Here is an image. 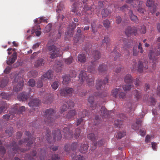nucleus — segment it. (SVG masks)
Here are the masks:
<instances>
[{"instance_id": "1", "label": "nucleus", "mask_w": 160, "mask_h": 160, "mask_svg": "<svg viewBox=\"0 0 160 160\" xmlns=\"http://www.w3.org/2000/svg\"><path fill=\"white\" fill-rule=\"evenodd\" d=\"M44 121L46 124L52 125L56 117H54V114L56 112L53 109L50 108L46 110L44 112Z\"/></svg>"}, {"instance_id": "2", "label": "nucleus", "mask_w": 160, "mask_h": 160, "mask_svg": "<svg viewBox=\"0 0 160 160\" xmlns=\"http://www.w3.org/2000/svg\"><path fill=\"white\" fill-rule=\"evenodd\" d=\"M50 132V131L48 130L47 131V134L46 138L48 142L50 143H53L55 142L56 139L57 140H60L61 139L62 136L60 130L57 129L53 131V138L51 137Z\"/></svg>"}, {"instance_id": "3", "label": "nucleus", "mask_w": 160, "mask_h": 160, "mask_svg": "<svg viewBox=\"0 0 160 160\" xmlns=\"http://www.w3.org/2000/svg\"><path fill=\"white\" fill-rule=\"evenodd\" d=\"M79 81L81 84L83 82L86 81L87 82L88 86H92L94 85L93 78H91V76H87L86 72L84 70L81 71L79 75Z\"/></svg>"}, {"instance_id": "4", "label": "nucleus", "mask_w": 160, "mask_h": 160, "mask_svg": "<svg viewBox=\"0 0 160 160\" xmlns=\"http://www.w3.org/2000/svg\"><path fill=\"white\" fill-rule=\"evenodd\" d=\"M160 54V45L156 49L155 51L153 52L150 50L149 53V57L150 60V62L153 63L152 64V68L155 69L156 66V63L158 62L157 58L155 56H158Z\"/></svg>"}, {"instance_id": "5", "label": "nucleus", "mask_w": 160, "mask_h": 160, "mask_svg": "<svg viewBox=\"0 0 160 160\" xmlns=\"http://www.w3.org/2000/svg\"><path fill=\"white\" fill-rule=\"evenodd\" d=\"M92 56L95 60L91 62L92 66H90L88 68V71L90 72L94 73L96 70L94 62L95 60L100 58V54L99 51L95 50L92 52Z\"/></svg>"}, {"instance_id": "6", "label": "nucleus", "mask_w": 160, "mask_h": 160, "mask_svg": "<svg viewBox=\"0 0 160 160\" xmlns=\"http://www.w3.org/2000/svg\"><path fill=\"white\" fill-rule=\"evenodd\" d=\"M15 83L17 84L14 85L13 90L15 92H18L22 90L24 84V82L22 77H19L17 76L14 78L13 81Z\"/></svg>"}, {"instance_id": "7", "label": "nucleus", "mask_w": 160, "mask_h": 160, "mask_svg": "<svg viewBox=\"0 0 160 160\" xmlns=\"http://www.w3.org/2000/svg\"><path fill=\"white\" fill-rule=\"evenodd\" d=\"M50 58L52 59L57 57L60 56L62 54L60 51V49L54 45L50 46L48 48Z\"/></svg>"}, {"instance_id": "8", "label": "nucleus", "mask_w": 160, "mask_h": 160, "mask_svg": "<svg viewBox=\"0 0 160 160\" xmlns=\"http://www.w3.org/2000/svg\"><path fill=\"white\" fill-rule=\"evenodd\" d=\"M108 83V79L107 77L105 78L102 82L98 79L96 82L95 86L96 89L98 90H103L106 88Z\"/></svg>"}, {"instance_id": "9", "label": "nucleus", "mask_w": 160, "mask_h": 160, "mask_svg": "<svg viewBox=\"0 0 160 160\" xmlns=\"http://www.w3.org/2000/svg\"><path fill=\"white\" fill-rule=\"evenodd\" d=\"M26 135L28 137V139L24 138V142L21 140H20L18 142V144L20 145L22 144V143L24 142H27V145L30 146L32 144L35 140V138H34L33 136H32L31 133L29 132L26 131Z\"/></svg>"}, {"instance_id": "10", "label": "nucleus", "mask_w": 160, "mask_h": 160, "mask_svg": "<svg viewBox=\"0 0 160 160\" xmlns=\"http://www.w3.org/2000/svg\"><path fill=\"white\" fill-rule=\"evenodd\" d=\"M81 32V31L80 28H78L77 33L78 34H76L74 38V43L75 45L82 43L84 40V36L80 34Z\"/></svg>"}, {"instance_id": "11", "label": "nucleus", "mask_w": 160, "mask_h": 160, "mask_svg": "<svg viewBox=\"0 0 160 160\" xmlns=\"http://www.w3.org/2000/svg\"><path fill=\"white\" fill-rule=\"evenodd\" d=\"M73 88L69 87H65L64 88L61 89L59 90L60 95L62 96L65 97H70L74 92Z\"/></svg>"}, {"instance_id": "12", "label": "nucleus", "mask_w": 160, "mask_h": 160, "mask_svg": "<svg viewBox=\"0 0 160 160\" xmlns=\"http://www.w3.org/2000/svg\"><path fill=\"white\" fill-rule=\"evenodd\" d=\"M79 146L78 142H72L71 145L66 144L64 146V149L66 152L69 153L71 150L74 151L77 149Z\"/></svg>"}, {"instance_id": "13", "label": "nucleus", "mask_w": 160, "mask_h": 160, "mask_svg": "<svg viewBox=\"0 0 160 160\" xmlns=\"http://www.w3.org/2000/svg\"><path fill=\"white\" fill-rule=\"evenodd\" d=\"M148 62L147 61H142L139 60L138 62L137 65V70L140 72H142L144 70L148 69Z\"/></svg>"}, {"instance_id": "14", "label": "nucleus", "mask_w": 160, "mask_h": 160, "mask_svg": "<svg viewBox=\"0 0 160 160\" xmlns=\"http://www.w3.org/2000/svg\"><path fill=\"white\" fill-rule=\"evenodd\" d=\"M146 5L149 7L150 12L152 14H154L156 11V6L154 4V2L152 0H148L147 1Z\"/></svg>"}, {"instance_id": "15", "label": "nucleus", "mask_w": 160, "mask_h": 160, "mask_svg": "<svg viewBox=\"0 0 160 160\" xmlns=\"http://www.w3.org/2000/svg\"><path fill=\"white\" fill-rule=\"evenodd\" d=\"M87 138L92 142V146L91 148V151L95 150L96 148L97 143H95V141L97 139V135L96 136L94 133H92L88 135Z\"/></svg>"}, {"instance_id": "16", "label": "nucleus", "mask_w": 160, "mask_h": 160, "mask_svg": "<svg viewBox=\"0 0 160 160\" xmlns=\"http://www.w3.org/2000/svg\"><path fill=\"white\" fill-rule=\"evenodd\" d=\"M137 32V28L135 27H128L125 31V33L128 37L133 34L135 36Z\"/></svg>"}, {"instance_id": "17", "label": "nucleus", "mask_w": 160, "mask_h": 160, "mask_svg": "<svg viewBox=\"0 0 160 160\" xmlns=\"http://www.w3.org/2000/svg\"><path fill=\"white\" fill-rule=\"evenodd\" d=\"M123 41L124 44L123 48L124 49L126 50L125 52L127 55L129 56L130 55V53L129 51L127 50V49L131 47L132 45V43L129 42L128 40L125 38L123 39Z\"/></svg>"}, {"instance_id": "18", "label": "nucleus", "mask_w": 160, "mask_h": 160, "mask_svg": "<svg viewBox=\"0 0 160 160\" xmlns=\"http://www.w3.org/2000/svg\"><path fill=\"white\" fill-rule=\"evenodd\" d=\"M40 101L37 99L32 100L28 103V105L32 108L33 110H34L36 107L38 106L40 103Z\"/></svg>"}, {"instance_id": "19", "label": "nucleus", "mask_w": 160, "mask_h": 160, "mask_svg": "<svg viewBox=\"0 0 160 160\" xmlns=\"http://www.w3.org/2000/svg\"><path fill=\"white\" fill-rule=\"evenodd\" d=\"M63 132L65 138L69 139L72 137V132L68 128H64L63 130Z\"/></svg>"}, {"instance_id": "20", "label": "nucleus", "mask_w": 160, "mask_h": 160, "mask_svg": "<svg viewBox=\"0 0 160 160\" xmlns=\"http://www.w3.org/2000/svg\"><path fill=\"white\" fill-rule=\"evenodd\" d=\"M101 115L103 118H108L109 117L110 113H111L112 111L109 112L107 111V110L104 106H102L101 109Z\"/></svg>"}, {"instance_id": "21", "label": "nucleus", "mask_w": 160, "mask_h": 160, "mask_svg": "<svg viewBox=\"0 0 160 160\" xmlns=\"http://www.w3.org/2000/svg\"><path fill=\"white\" fill-rule=\"evenodd\" d=\"M12 149L13 151L15 152V153L17 152L19 153V151L21 152H23L25 151V150L24 149L19 148L16 143L14 141L12 142Z\"/></svg>"}, {"instance_id": "22", "label": "nucleus", "mask_w": 160, "mask_h": 160, "mask_svg": "<svg viewBox=\"0 0 160 160\" xmlns=\"http://www.w3.org/2000/svg\"><path fill=\"white\" fill-rule=\"evenodd\" d=\"M52 77V72L51 71L48 70L42 76L41 79L44 81L51 79Z\"/></svg>"}, {"instance_id": "23", "label": "nucleus", "mask_w": 160, "mask_h": 160, "mask_svg": "<svg viewBox=\"0 0 160 160\" xmlns=\"http://www.w3.org/2000/svg\"><path fill=\"white\" fill-rule=\"evenodd\" d=\"M110 40L108 36H106L103 39L102 41V45H104L105 44L106 46L107 47V49L109 51V48H110Z\"/></svg>"}, {"instance_id": "24", "label": "nucleus", "mask_w": 160, "mask_h": 160, "mask_svg": "<svg viewBox=\"0 0 160 160\" xmlns=\"http://www.w3.org/2000/svg\"><path fill=\"white\" fill-rule=\"evenodd\" d=\"M91 7L88 5H85L83 8V12L82 14L84 15H86L87 14H91L92 13L91 11Z\"/></svg>"}, {"instance_id": "25", "label": "nucleus", "mask_w": 160, "mask_h": 160, "mask_svg": "<svg viewBox=\"0 0 160 160\" xmlns=\"http://www.w3.org/2000/svg\"><path fill=\"white\" fill-rule=\"evenodd\" d=\"M29 96V94L25 92H22L21 94L18 95V98L19 101H23L26 100Z\"/></svg>"}, {"instance_id": "26", "label": "nucleus", "mask_w": 160, "mask_h": 160, "mask_svg": "<svg viewBox=\"0 0 160 160\" xmlns=\"http://www.w3.org/2000/svg\"><path fill=\"white\" fill-rule=\"evenodd\" d=\"M88 147V144L82 143L81 144L79 150L80 152L85 153L87 152Z\"/></svg>"}, {"instance_id": "27", "label": "nucleus", "mask_w": 160, "mask_h": 160, "mask_svg": "<svg viewBox=\"0 0 160 160\" xmlns=\"http://www.w3.org/2000/svg\"><path fill=\"white\" fill-rule=\"evenodd\" d=\"M45 61L42 58H40L36 60L35 62L34 66L35 67H38L44 65L45 63Z\"/></svg>"}, {"instance_id": "28", "label": "nucleus", "mask_w": 160, "mask_h": 160, "mask_svg": "<svg viewBox=\"0 0 160 160\" xmlns=\"http://www.w3.org/2000/svg\"><path fill=\"white\" fill-rule=\"evenodd\" d=\"M121 89L120 88H115L111 91V95L115 98L118 97Z\"/></svg>"}, {"instance_id": "29", "label": "nucleus", "mask_w": 160, "mask_h": 160, "mask_svg": "<svg viewBox=\"0 0 160 160\" xmlns=\"http://www.w3.org/2000/svg\"><path fill=\"white\" fill-rule=\"evenodd\" d=\"M128 13L132 22L136 23H138L139 22V21L137 16L133 14L132 10H130L128 12Z\"/></svg>"}, {"instance_id": "30", "label": "nucleus", "mask_w": 160, "mask_h": 160, "mask_svg": "<svg viewBox=\"0 0 160 160\" xmlns=\"http://www.w3.org/2000/svg\"><path fill=\"white\" fill-rule=\"evenodd\" d=\"M124 81L125 83L127 84H130L132 82V78L130 74H127L124 77Z\"/></svg>"}, {"instance_id": "31", "label": "nucleus", "mask_w": 160, "mask_h": 160, "mask_svg": "<svg viewBox=\"0 0 160 160\" xmlns=\"http://www.w3.org/2000/svg\"><path fill=\"white\" fill-rule=\"evenodd\" d=\"M94 97L93 96H90L88 99L89 103L90 104V107L92 109H96L97 108V105L96 104H94Z\"/></svg>"}, {"instance_id": "32", "label": "nucleus", "mask_w": 160, "mask_h": 160, "mask_svg": "<svg viewBox=\"0 0 160 160\" xmlns=\"http://www.w3.org/2000/svg\"><path fill=\"white\" fill-rule=\"evenodd\" d=\"M78 59L80 62L84 63L86 61V57L84 54H79L78 56Z\"/></svg>"}, {"instance_id": "33", "label": "nucleus", "mask_w": 160, "mask_h": 160, "mask_svg": "<svg viewBox=\"0 0 160 160\" xmlns=\"http://www.w3.org/2000/svg\"><path fill=\"white\" fill-rule=\"evenodd\" d=\"M76 114V112L75 110H72L69 111L67 115V118L68 119L74 118V117Z\"/></svg>"}, {"instance_id": "34", "label": "nucleus", "mask_w": 160, "mask_h": 160, "mask_svg": "<svg viewBox=\"0 0 160 160\" xmlns=\"http://www.w3.org/2000/svg\"><path fill=\"white\" fill-rule=\"evenodd\" d=\"M107 69V66L105 64H102L99 65L98 70L101 73L104 72Z\"/></svg>"}, {"instance_id": "35", "label": "nucleus", "mask_w": 160, "mask_h": 160, "mask_svg": "<svg viewBox=\"0 0 160 160\" xmlns=\"http://www.w3.org/2000/svg\"><path fill=\"white\" fill-rule=\"evenodd\" d=\"M17 58V56L16 55L13 54L7 60V63L8 65H10L13 63L15 62Z\"/></svg>"}, {"instance_id": "36", "label": "nucleus", "mask_w": 160, "mask_h": 160, "mask_svg": "<svg viewBox=\"0 0 160 160\" xmlns=\"http://www.w3.org/2000/svg\"><path fill=\"white\" fill-rule=\"evenodd\" d=\"M110 13L108 10L106 8H104L102 9L101 12V14L102 18H105L107 17Z\"/></svg>"}, {"instance_id": "37", "label": "nucleus", "mask_w": 160, "mask_h": 160, "mask_svg": "<svg viewBox=\"0 0 160 160\" xmlns=\"http://www.w3.org/2000/svg\"><path fill=\"white\" fill-rule=\"evenodd\" d=\"M142 123V121L140 120H138L134 125H132V128L134 130H137L139 129V126L141 125Z\"/></svg>"}, {"instance_id": "38", "label": "nucleus", "mask_w": 160, "mask_h": 160, "mask_svg": "<svg viewBox=\"0 0 160 160\" xmlns=\"http://www.w3.org/2000/svg\"><path fill=\"white\" fill-rule=\"evenodd\" d=\"M62 83L64 85L68 83L70 80V77L69 76L64 75L62 77Z\"/></svg>"}, {"instance_id": "39", "label": "nucleus", "mask_w": 160, "mask_h": 160, "mask_svg": "<svg viewBox=\"0 0 160 160\" xmlns=\"http://www.w3.org/2000/svg\"><path fill=\"white\" fill-rule=\"evenodd\" d=\"M72 158V160H84V158L83 157L81 156L80 155H78L76 156V154H73L71 155Z\"/></svg>"}, {"instance_id": "40", "label": "nucleus", "mask_w": 160, "mask_h": 160, "mask_svg": "<svg viewBox=\"0 0 160 160\" xmlns=\"http://www.w3.org/2000/svg\"><path fill=\"white\" fill-rule=\"evenodd\" d=\"M65 103L67 105H68L67 107L69 109V108L70 109L74 107V102L70 100H68L67 101H65Z\"/></svg>"}, {"instance_id": "41", "label": "nucleus", "mask_w": 160, "mask_h": 160, "mask_svg": "<svg viewBox=\"0 0 160 160\" xmlns=\"http://www.w3.org/2000/svg\"><path fill=\"white\" fill-rule=\"evenodd\" d=\"M36 151L35 150H33L30 154L27 156L29 160H35L33 157L35 156L36 154Z\"/></svg>"}, {"instance_id": "42", "label": "nucleus", "mask_w": 160, "mask_h": 160, "mask_svg": "<svg viewBox=\"0 0 160 160\" xmlns=\"http://www.w3.org/2000/svg\"><path fill=\"white\" fill-rule=\"evenodd\" d=\"M38 75V72L36 71H32L28 72L27 75L29 77H35Z\"/></svg>"}, {"instance_id": "43", "label": "nucleus", "mask_w": 160, "mask_h": 160, "mask_svg": "<svg viewBox=\"0 0 160 160\" xmlns=\"http://www.w3.org/2000/svg\"><path fill=\"white\" fill-rule=\"evenodd\" d=\"M73 60V58L72 57H70L68 58L63 59V61L67 65H69L71 63Z\"/></svg>"}, {"instance_id": "44", "label": "nucleus", "mask_w": 160, "mask_h": 160, "mask_svg": "<svg viewBox=\"0 0 160 160\" xmlns=\"http://www.w3.org/2000/svg\"><path fill=\"white\" fill-rule=\"evenodd\" d=\"M110 21L108 19H106L103 21V25L107 29L109 28L110 27Z\"/></svg>"}, {"instance_id": "45", "label": "nucleus", "mask_w": 160, "mask_h": 160, "mask_svg": "<svg viewBox=\"0 0 160 160\" xmlns=\"http://www.w3.org/2000/svg\"><path fill=\"white\" fill-rule=\"evenodd\" d=\"M88 112L86 110H84L78 113V116L82 118H84L88 115Z\"/></svg>"}, {"instance_id": "46", "label": "nucleus", "mask_w": 160, "mask_h": 160, "mask_svg": "<svg viewBox=\"0 0 160 160\" xmlns=\"http://www.w3.org/2000/svg\"><path fill=\"white\" fill-rule=\"evenodd\" d=\"M68 109H69L67 105L64 102L63 104L62 105L61 107L60 112L61 113H63L64 112L66 111Z\"/></svg>"}, {"instance_id": "47", "label": "nucleus", "mask_w": 160, "mask_h": 160, "mask_svg": "<svg viewBox=\"0 0 160 160\" xmlns=\"http://www.w3.org/2000/svg\"><path fill=\"white\" fill-rule=\"evenodd\" d=\"M5 132L6 134H8L7 135L8 136L10 137L13 133V128L10 127L8 128H7L5 130Z\"/></svg>"}, {"instance_id": "48", "label": "nucleus", "mask_w": 160, "mask_h": 160, "mask_svg": "<svg viewBox=\"0 0 160 160\" xmlns=\"http://www.w3.org/2000/svg\"><path fill=\"white\" fill-rule=\"evenodd\" d=\"M59 82L58 81H55L51 84V87L53 89L56 90L59 86Z\"/></svg>"}, {"instance_id": "49", "label": "nucleus", "mask_w": 160, "mask_h": 160, "mask_svg": "<svg viewBox=\"0 0 160 160\" xmlns=\"http://www.w3.org/2000/svg\"><path fill=\"white\" fill-rule=\"evenodd\" d=\"M134 94L137 100H139L141 98V93L137 90H135L134 91Z\"/></svg>"}, {"instance_id": "50", "label": "nucleus", "mask_w": 160, "mask_h": 160, "mask_svg": "<svg viewBox=\"0 0 160 160\" xmlns=\"http://www.w3.org/2000/svg\"><path fill=\"white\" fill-rule=\"evenodd\" d=\"M126 133L125 132H119L117 133V134L116 135V137L117 139H120L122 137L126 135Z\"/></svg>"}, {"instance_id": "51", "label": "nucleus", "mask_w": 160, "mask_h": 160, "mask_svg": "<svg viewBox=\"0 0 160 160\" xmlns=\"http://www.w3.org/2000/svg\"><path fill=\"white\" fill-rule=\"evenodd\" d=\"M76 123L77 126H78L80 124L83 125L85 123V121L83 119L81 118L78 119L77 120Z\"/></svg>"}, {"instance_id": "52", "label": "nucleus", "mask_w": 160, "mask_h": 160, "mask_svg": "<svg viewBox=\"0 0 160 160\" xmlns=\"http://www.w3.org/2000/svg\"><path fill=\"white\" fill-rule=\"evenodd\" d=\"M130 68L132 70H134L136 69L137 68V62L135 60L133 59Z\"/></svg>"}, {"instance_id": "53", "label": "nucleus", "mask_w": 160, "mask_h": 160, "mask_svg": "<svg viewBox=\"0 0 160 160\" xmlns=\"http://www.w3.org/2000/svg\"><path fill=\"white\" fill-rule=\"evenodd\" d=\"M111 53L114 56L115 60L117 59L120 57L121 55L119 52L116 51H113Z\"/></svg>"}, {"instance_id": "54", "label": "nucleus", "mask_w": 160, "mask_h": 160, "mask_svg": "<svg viewBox=\"0 0 160 160\" xmlns=\"http://www.w3.org/2000/svg\"><path fill=\"white\" fill-rule=\"evenodd\" d=\"M81 130L78 128L75 130V132L74 134V137L75 138H78L80 135Z\"/></svg>"}, {"instance_id": "55", "label": "nucleus", "mask_w": 160, "mask_h": 160, "mask_svg": "<svg viewBox=\"0 0 160 160\" xmlns=\"http://www.w3.org/2000/svg\"><path fill=\"white\" fill-rule=\"evenodd\" d=\"M122 123V120H119V119H117L115 120L114 122V124L115 126L120 128L121 125Z\"/></svg>"}, {"instance_id": "56", "label": "nucleus", "mask_w": 160, "mask_h": 160, "mask_svg": "<svg viewBox=\"0 0 160 160\" xmlns=\"http://www.w3.org/2000/svg\"><path fill=\"white\" fill-rule=\"evenodd\" d=\"M52 24H48L45 28L44 30V32L45 33H48L49 32L51 29Z\"/></svg>"}, {"instance_id": "57", "label": "nucleus", "mask_w": 160, "mask_h": 160, "mask_svg": "<svg viewBox=\"0 0 160 160\" xmlns=\"http://www.w3.org/2000/svg\"><path fill=\"white\" fill-rule=\"evenodd\" d=\"M57 7L58 9H57V12L59 13L60 11L63 10V9L64 8V5L62 3H60L57 6Z\"/></svg>"}, {"instance_id": "58", "label": "nucleus", "mask_w": 160, "mask_h": 160, "mask_svg": "<svg viewBox=\"0 0 160 160\" xmlns=\"http://www.w3.org/2000/svg\"><path fill=\"white\" fill-rule=\"evenodd\" d=\"M133 55L134 56H137L138 55L139 53V51H138L137 47L136 46H134L133 49Z\"/></svg>"}, {"instance_id": "59", "label": "nucleus", "mask_w": 160, "mask_h": 160, "mask_svg": "<svg viewBox=\"0 0 160 160\" xmlns=\"http://www.w3.org/2000/svg\"><path fill=\"white\" fill-rule=\"evenodd\" d=\"M28 84L29 86L33 87L35 85V81L33 79H30L28 81Z\"/></svg>"}, {"instance_id": "60", "label": "nucleus", "mask_w": 160, "mask_h": 160, "mask_svg": "<svg viewBox=\"0 0 160 160\" xmlns=\"http://www.w3.org/2000/svg\"><path fill=\"white\" fill-rule=\"evenodd\" d=\"M78 4V2H74L72 6V11L73 12H76L77 8V6Z\"/></svg>"}, {"instance_id": "61", "label": "nucleus", "mask_w": 160, "mask_h": 160, "mask_svg": "<svg viewBox=\"0 0 160 160\" xmlns=\"http://www.w3.org/2000/svg\"><path fill=\"white\" fill-rule=\"evenodd\" d=\"M131 85L130 84H127V85H123L122 87V88L125 91L129 90L131 89Z\"/></svg>"}, {"instance_id": "62", "label": "nucleus", "mask_w": 160, "mask_h": 160, "mask_svg": "<svg viewBox=\"0 0 160 160\" xmlns=\"http://www.w3.org/2000/svg\"><path fill=\"white\" fill-rule=\"evenodd\" d=\"M118 96L119 98L124 99L126 97V94L124 92H121V90L119 93Z\"/></svg>"}, {"instance_id": "63", "label": "nucleus", "mask_w": 160, "mask_h": 160, "mask_svg": "<svg viewBox=\"0 0 160 160\" xmlns=\"http://www.w3.org/2000/svg\"><path fill=\"white\" fill-rule=\"evenodd\" d=\"M95 119L94 120V123L95 125L99 124L101 122V120L99 119V117L98 116H96L95 118Z\"/></svg>"}, {"instance_id": "64", "label": "nucleus", "mask_w": 160, "mask_h": 160, "mask_svg": "<svg viewBox=\"0 0 160 160\" xmlns=\"http://www.w3.org/2000/svg\"><path fill=\"white\" fill-rule=\"evenodd\" d=\"M52 160H61L58 154H54L52 155Z\"/></svg>"}]
</instances>
